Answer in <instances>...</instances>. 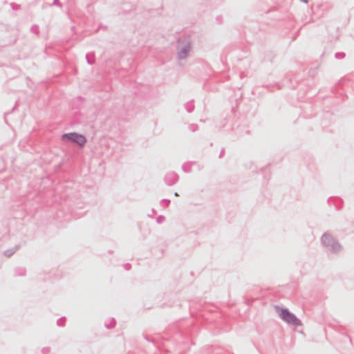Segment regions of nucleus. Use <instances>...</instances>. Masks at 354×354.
Returning <instances> with one entry per match:
<instances>
[{
  "mask_svg": "<svg viewBox=\"0 0 354 354\" xmlns=\"http://www.w3.org/2000/svg\"><path fill=\"white\" fill-rule=\"evenodd\" d=\"M279 316L288 324L293 325H301L300 321L294 315L290 313L286 309L280 310Z\"/></svg>",
  "mask_w": 354,
  "mask_h": 354,
  "instance_id": "2",
  "label": "nucleus"
},
{
  "mask_svg": "<svg viewBox=\"0 0 354 354\" xmlns=\"http://www.w3.org/2000/svg\"><path fill=\"white\" fill-rule=\"evenodd\" d=\"M62 140L65 142H72L77 144L79 146L82 147L84 145L86 140L85 137L81 134L76 133H66L62 136Z\"/></svg>",
  "mask_w": 354,
  "mask_h": 354,
  "instance_id": "1",
  "label": "nucleus"
}]
</instances>
